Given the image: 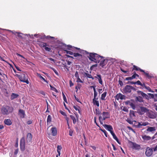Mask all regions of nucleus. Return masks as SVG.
I'll use <instances>...</instances> for the list:
<instances>
[{
	"instance_id": "20e7f679",
	"label": "nucleus",
	"mask_w": 157,
	"mask_h": 157,
	"mask_svg": "<svg viewBox=\"0 0 157 157\" xmlns=\"http://www.w3.org/2000/svg\"><path fill=\"white\" fill-rule=\"evenodd\" d=\"M102 116L99 117V120L101 124L102 123L101 121V119L102 121L105 120L106 119L109 118L110 117V114L108 112H103L101 114Z\"/></svg>"
},
{
	"instance_id": "b1692460",
	"label": "nucleus",
	"mask_w": 157,
	"mask_h": 157,
	"mask_svg": "<svg viewBox=\"0 0 157 157\" xmlns=\"http://www.w3.org/2000/svg\"><path fill=\"white\" fill-rule=\"evenodd\" d=\"M142 138L144 140L146 141L149 140L151 139V137L150 136L146 135H143Z\"/></svg>"
},
{
	"instance_id": "e433bc0d",
	"label": "nucleus",
	"mask_w": 157,
	"mask_h": 157,
	"mask_svg": "<svg viewBox=\"0 0 157 157\" xmlns=\"http://www.w3.org/2000/svg\"><path fill=\"white\" fill-rule=\"evenodd\" d=\"M136 100L140 102H143V99L140 96H139V97H137L136 98Z\"/></svg>"
},
{
	"instance_id": "bf43d9fd",
	"label": "nucleus",
	"mask_w": 157,
	"mask_h": 157,
	"mask_svg": "<svg viewBox=\"0 0 157 157\" xmlns=\"http://www.w3.org/2000/svg\"><path fill=\"white\" fill-rule=\"evenodd\" d=\"M97 64H94V65H92L90 67V70H93V68H94V67H97Z\"/></svg>"
},
{
	"instance_id": "6e6d98bb",
	"label": "nucleus",
	"mask_w": 157,
	"mask_h": 157,
	"mask_svg": "<svg viewBox=\"0 0 157 157\" xmlns=\"http://www.w3.org/2000/svg\"><path fill=\"white\" fill-rule=\"evenodd\" d=\"M97 76L98 77V79L99 81L102 80L101 75H97Z\"/></svg>"
},
{
	"instance_id": "8fccbe9b",
	"label": "nucleus",
	"mask_w": 157,
	"mask_h": 157,
	"mask_svg": "<svg viewBox=\"0 0 157 157\" xmlns=\"http://www.w3.org/2000/svg\"><path fill=\"white\" fill-rule=\"evenodd\" d=\"M44 49H45V51L47 52H50L51 51V49L50 48H49L48 47H47L46 46L44 48Z\"/></svg>"
},
{
	"instance_id": "4be33fe9",
	"label": "nucleus",
	"mask_w": 157,
	"mask_h": 157,
	"mask_svg": "<svg viewBox=\"0 0 157 157\" xmlns=\"http://www.w3.org/2000/svg\"><path fill=\"white\" fill-rule=\"evenodd\" d=\"M107 62V60L103 59V60H101L100 61V66H101L102 67H104L106 64Z\"/></svg>"
},
{
	"instance_id": "9d476101",
	"label": "nucleus",
	"mask_w": 157,
	"mask_h": 157,
	"mask_svg": "<svg viewBox=\"0 0 157 157\" xmlns=\"http://www.w3.org/2000/svg\"><path fill=\"white\" fill-rule=\"evenodd\" d=\"M148 111V110L146 108L143 107H140V109L138 110V113L141 115L145 113H147Z\"/></svg>"
},
{
	"instance_id": "2f4dec72",
	"label": "nucleus",
	"mask_w": 157,
	"mask_h": 157,
	"mask_svg": "<svg viewBox=\"0 0 157 157\" xmlns=\"http://www.w3.org/2000/svg\"><path fill=\"white\" fill-rule=\"evenodd\" d=\"M73 107L76 111H78L79 113L81 114V111L80 110V107L78 106L74 105Z\"/></svg>"
},
{
	"instance_id": "0eeeda50",
	"label": "nucleus",
	"mask_w": 157,
	"mask_h": 157,
	"mask_svg": "<svg viewBox=\"0 0 157 157\" xmlns=\"http://www.w3.org/2000/svg\"><path fill=\"white\" fill-rule=\"evenodd\" d=\"M20 148L22 151H23L25 150V139L24 137H22L20 140Z\"/></svg>"
},
{
	"instance_id": "603ef678",
	"label": "nucleus",
	"mask_w": 157,
	"mask_h": 157,
	"mask_svg": "<svg viewBox=\"0 0 157 157\" xmlns=\"http://www.w3.org/2000/svg\"><path fill=\"white\" fill-rule=\"evenodd\" d=\"M135 84H137L139 85L142 86V83L139 80H138L137 81L135 82Z\"/></svg>"
},
{
	"instance_id": "39448f33",
	"label": "nucleus",
	"mask_w": 157,
	"mask_h": 157,
	"mask_svg": "<svg viewBox=\"0 0 157 157\" xmlns=\"http://www.w3.org/2000/svg\"><path fill=\"white\" fill-rule=\"evenodd\" d=\"M132 90L136 91V89L132 86L128 85L125 86L123 89V91L124 93L125 94L131 93Z\"/></svg>"
},
{
	"instance_id": "0e129e2a",
	"label": "nucleus",
	"mask_w": 157,
	"mask_h": 157,
	"mask_svg": "<svg viewBox=\"0 0 157 157\" xmlns=\"http://www.w3.org/2000/svg\"><path fill=\"white\" fill-rule=\"evenodd\" d=\"M127 84H135V82H133L132 81H128V82L127 83Z\"/></svg>"
},
{
	"instance_id": "052dcab7",
	"label": "nucleus",
	"mask_w": 157,
	"mask_h": 157,
	"mask_svg": "<svg viewBox=\"0 0 157 157\" xmlns=\"http://www.w3.org/2000/svg\"><path fill=\"white\" fill-rule=\"evenodd\" d=\"M18 151H19V150H18V148H17V149H15V151L14 152V154L15 155H17L18 153Z\"/></svg>"
},
{
	"instance_id": "774afa93",
	"label": "nucleus",
	"mask_w": 157,
	"mask_h": 157,
	"mask_svg": "<svg viewBox=\"0 0 157 157\" xmlns=\"http://www.w3.org/2000/svg\"><path fill=\"white\" fill-rule=\"evenodd\" d=\"M15 67L16 68V69H17V70H18V71H21V70L20 69V68L18 67L15 65Z\"/></svg>"
},
{
	"instance_id": "dca6fc26",
	"label": "nucleus",
	"mask_w": 157,
	"mask_h": 157,
	"mask_svg": "<svg viewBox=\"0 0 157 157\" xmlns=\"http://www.w3.org/2000/svg\"><path fill=\"white\" fill-rule=\"evenodd\" d=\"M75 77L77 78L76 82L78 83L80 82V83H83V82L79 78V75L78 74V71H76L75 74Z\"/></svg>"
},
{
	"instance_id": "ea45409f",
	"label": "nucleus",
	"mask_w": 157,
	"mask_h": 157,
	"mask_svg": "<svg viewBox=\"0 0 157 157\" xmlns=\"http://www.w3.org/2000/svg\"><path fill=\"white\" fill-rule=\"evenodd\" d=\"M133 101H132V103L130 104V105L133 109H135L136 108V106L135 105V103L133 102Z\"/></svg>"
},
{
	"instance_id": "f257e3e1",
	"label": "nucleus",
	"mask_w": 157,
	"mask_h": 157,
	"mask_svg": "<svg viewBox=\"0 0 157 157\" xmlns=\"http://www.w3.org/2000/svg\"><path fill=\"white\" fill-rule=\"evenodd\" d=\"M86 53L89 54V56H88L89 60L96 63H99L100 60L103 58V56H101L96 53H90L87 52Z\"/></svg>"
},
{
	"instance_id": "f704fd0d",
	"label": "nucleus",
	"mask_w": 157,
	"mask_h": 157,
	"mask_svg": "<svg viewBox=\"0 0 157 157\" xmlns=\"http://www.w3.org/2000/svg\"><path fill=\"white\" fill-rule=\"evenodd\" d=\"M84 75H85L87 77L90 78H92L93 80L94 79V78L90 74H89L88 73L84 72Z\"/></svg>"
},
{
	"instance_id": "2eb2a0df",
	"label": "nucleus",
	"mask_w": 157,
	"mask_h": 157,
	"mask_svg": "<svg viewBox=\"0 0 157 157\" xmlns=\"http://www.w3.org/2000/svg\"><path fill=\"white\" fill-rule=\"evenodd\" d=\"M32 139V135L30 133H28L27 135L26 141L27 142L29 143L31 142Z\"/></svg>"
},
{
	"instance_id": "f3484780",
	"label": "nucleus",
	"mask_w": 157,
	"mask_h": 157,
	"mask_svg": "<svg viewBox=\"0 0 157 157\" xmlns=\"http://www.w3.org/2000/svg\"><path fill=\"white\" fill-rule=\"evenodd\" d=\"M125 96L122 94L121 93H119L117 94L116 96L115 97L117 99V100H119V99L121 100H122L124 98Z\"/></svg>"
},
{
	"instance_id": "864d4df0",
	"label": "nucleus",
	"mask_w": 157,
	"mask_h": 157,
	"mask_svg": "<svg viewBox=\"0 0 157 157\" xmlns=\"http://www.w3.org/2000/svg\"><path fill=\"white\" fill-rule=\"evenodd\" d=\"M133 79L132 78V76L127 77L125 78V80H128V81H131Z\"/></svg>"
},
{
	"instance_id": "5701e85b",
	"label": "nucleus",
	"mask_w": 157,
	"mask_h": 157,
	"mask_svg": "<svg viewBox=\"0 0 157 157\" xmlns=\"http://www.w3.org/2000/svg\"><path fill=\"white\" fill-rule=\"evenodd\" d=\"M4 123L5 124L8 126L11 125L12 124V122L10 119H5L4 121Z\"/></svg>"
},
{
	"instance_id": "a18cd8bd",
	"label": "nucleus",
	"mask_w": 157,
	"mask_h": 157,
	"mask_svg": "<svg viewBox=\"0 0 157 157\" xmlns=\"http://www.w3.org/2000/svg\"><path fill=\"white\" fill-rule=\"evenodd\" d=\"M23 33H20V32H18V33L17 36H18V37H19V38H20L21 39H22L23 38V37L21 35H23Z\"/></svg>"
},
{
	"instance_id": "f03ea898",
	"label": "nucleus",
	"mask_w": 157,
	"mask_h": 157,
	"mask_svg": "<svg viewBox=\"0 0 157 157\" xmlns=\"http://www.w3.org/2000/svg\"><path fill=\"white\" fill-rule=\"evenodd\" d=\"M13 110V108L12 106L8 105L3 106L1 109V113L4 115H8L12 113Z\"/></svg>"
},
{
	"instance_id": "49530a36",
	"label": "nucleus",
	"mask_w": 157,
	"mask_h": 157,
	"mask_svg": "<svg viewBox=\"0 0 157 157\" xmlns=\"http://www.w3.org/2000/svg\"><path fill=\"white\" fill-rule=\"evenodd\" d=\"M101 131H102L104 133L105 136L106 137H108L107 133V132L106 131V130L105 129H101Z\"/></svg>"
},
{
	"instance_id": "cd10ccee",
	"label": "nucleus",
	"mask_w": 157,
	"mask_h": 157,
	"mask_svg": "<svg viewBox=\"0 0 157 157\" xmlns=\"http://www.w3.org/2000/svg\"><path fill=\"white\" fill-rule=\"evenodd\" d=\"M39 46L41 48H44L47 46V44L46 43L41 42L39 44Z\"/></svg>"
},
{
	"instance_id": "72a5a7b5",
	"label": "nucleus",
	"mask_w": 157,
	"mask_h": 157,
	"mask_svg": "<svg viewBox=\"0 0 157 157\" xmlns=\"http://www.w3.org/2000/svg\"><path fill=\"white\" fill-rule=\"evenodd\" d=\"M94 98L93 99H98V98L97 97V93L96 91V90L94 89Z\"/></svg>"
},
{
	"instance_id": "680f3d73",
	"label": "nucleus",
	"mask_w": 157,
	"mask_h": 157,
	"mask_svg": "<svg viewBox=\"0 0 157 157\" xmlns=\"http://www.w3.org/2000/svg\"><path fill=\"white\" fill-rule=\"evenodd\" d=\"M10 31L15 35L17 36L18 32H16L14 31Z\"/></svg>"
},
{
	"instance_id": "aec40b11",
	"label": "nucleus",
	"mask_w": 157,
	"mask_h": 157,
	"mask_svg": "<svg viewBox=\"0 0 157 157\" xmlns=\"http://www.w3.org/2000/svg\"><path fill=\"white\" fill-rule=\"evenodd\" d=\"M155 127H149L146 129L145 132L146 133H147L148 132H152L155 131Z\"/></svg>"
},
{
	"instance_id": "5fc2aeb1",
	"label": "nucleus",
	"mask_w": 157,
	"mask_h": 157,
	"mask_svg": "<svg viewBox=\"0 0 157 157\" xmlns=\"http://www.w3.org/2000/svg\"><path fill=\"white\" fill-rule=\"evenodd\" d=\"M46 38L48 39H55V38L54 37L51 36H47L46 37Z\"/></svg>"
},
{
	"instance_id": "393cba45",
	"label": "nucleus",
	"mask_w": 157,
	"mask_h": 157,
	"mask_svg": "<svg viewBox=\"0 0 157 157\" xmlns=\"http://www.w3.org/2000/svg\"><path fill=\"white\" fill-rule=\"evenodd\" d=\"M98 99H93V102L94 105H96L98 107L99 106V101H97Z\"/></svg>"
},
{
	"instance_id": "a878e982",
	"label": "nucleus",
	"mask_w": 157,
	"mask_h": 157,
	"mask_svg": "<svg viewBox=\"0 0 157 157\" xmlns=\"http://www.w3.org/2000/svg\"><path fill=\"white\" fill-rule=\"evenodd\" d=\"M19 95L17 94H15V93H12L10 99L11 100H13V99L17 98Z\"/></svg>"
},
{
	"instance_id": "423d86ee",
	"label": "nucleus",
	"mask_w": 157,
	"mask_h": 157,
	"mask_svg": "<svg viewBox=\"0 0 157 157\" xmlns=\"http://www.w3.org/2000/svg\"><path fill=\"white\" fill-rule=\"evenodd\" d=\"M17 77L19 78L20 81L22 82H25L27 84L29 83L28 79L26 78L25 75L24 74H21L20 75H17Z\"/></svg>"
},
{
	"instance_id": "09e8293b",
	"label": "nucleus",
	"mask_w": 157,
	"mask_h": 157,
	"mask_svg": "<svg viewBox=\"0 0 157 157\" xmlns=\"http://www.w3.org/2000/svg\"><path fill=\"white\" fill-rule=\"evenodd\" d=\"M62 95L63 96V100L66 103H67V101L66 98L63 93H62Z\"/></svg>"
},
{
	"instance_id": "69168bd1",
	"label": "nucleus",
	"mask_w": 157,
	"mask_h": 157,
	"mask_svg": "<svg viewBox=\"0 0 157 157\" xmlns=\"http://www.w3.org/2000/svg\"><path fill=\"white\" fill-rule=\"evenodd\" d=\"M67 49L68 50H71V48H73V47L71 45H68L67 46Z\"/></svg>"
},
{
	"instance_id": "f8f14e48",
	"label": "nucleus",
	"mask_w": 157,
	"mask_h": 157,
	"mask_svg": "<svg viewBox=\"0 0 157 157\" xmlns=\"http://www.w3.org/2000/svg\"><path fill=\"white\" fill-rule=\"evenodd\" d=\"M74 56L76 57V59L79 60L81 61L83 59L82 55L78 53H74Z\"/></svg>"
},
{
	"instance_id": "37998d69",
	"label": "nucleus",
	"mask_w": 157,
	"mask_h": 157,
	"mask_svg": "<svg viewBox=\"0 0 157 157\" xmlns=\"http://www.w3.org/2000/svg\"><path fill=\"white\" fill-rule=\"evenodd\" d=\"M65 51L67 54L71 55H73L74 56V53H73L72 52L67 50H65Z\"/></svg>"
},
{
	"instance_id": "338daca9",
	"label": "nucleus",
	"mask_w": 157,
	"mask_h": 157,
	"mask_svg": "<svg viewBox=\"0 0 157 157\" xmlns=\"http://www.w3.org/2000/svg\"><path fill=\"white\" fill-rule=\"evenodd\" d=\"M73 133V132L71 130H70L69 131V135L70 136H72V135Z\"/></svg>"
},
{
	"instance_id": "a19ab883",
	"label": "nucleus",
	"mask_w": 157,
	"mask_h": 157,
	"mask_svg": "<svg viewBox=\"0 0 157 157\" xmlns=\"http://www.w3.org/2000/svg\"><path fill=\"white\" fill-rule=\"evenodd\" d=\"M50 68L54 71V72L55 73L56 75L58 76L59 75L58 72L53 67H50Z\"/></svg>"
},
{
	"instance_id": "473e14b6",
	"label": "nucleus",
	"mask_w": 157,
	"mask_h": 157,
	"mask_svg": "<svg viewBox=\"0 0 157 157\" xmlns=\"http://www.w3.org/2000/svg\"><path fill=\"white\" fill-rule=\"evenodd\" d=\"M37 76L40 77V78L42 79L45 82L47 83H48V81L46 80L44 77L42 76L40 74L37 73Z\"/></svg>"
},
{
	"instance_id": "9b49d317",
	"label": "nucleus",
	"mask_w": 157,
	"mask_h": 157,
	"mask_svg": "<svg viewBox=\"0 0 157 157\" xmlns=\"http://www.w3.org/2000/svg\"><path fill=\"white\" fill-rule=\"evenodd\" d=\"M132 144V148L133 149L136 150H139L141 148V147L140 145L136 144L135 143L131 142Z\"/></svg>"
},
{
	"instance_id": "58836bf2",
	"label": "nucleus",
	"mask_w": 157,
	"mask_h": 157,
	"mask_svg": "<svg viewBox=\"0 0 157 157\" xmlns=\"http://www.w3.org/2000/svg\"><path fill=\"white\" fill-rule=\"evenodd\" d=\"M51 121V115H48V116L47 119V123L48 124L49 123H50Z\"/></svg>"
},
{
	"instance_id": "4c0bfd02",
	"label": "nucleus",
	"mask_w": 157,
	"mask_h": 157,
	"mask_svg": "<svg viewBox=\"0 0 157 157\" xmlns=\"http://www.w3.org/2000/svg\"><path fill=\"white\" fill-rule=\"evenodd\" d=\"M95 113L96 115H98L99 116H101V112L99 110V109L98 108L96 109Z\"/></svg>"
},
{
	"instance_id": "412c9836",
	"label": "nucleus",
	"mask_w": 157,
	"mask_h": 157,
	"mask_svg": "<svg viewBox=\"0 0 157 157\" xmlns=\"http://www.w3.org/2000/svg\"><path fill=\"white\" fill-rule=\"evenodd\" d=\"M19 114L21 117L24 118L25 117V112L24 111L21 109H20L19 110Z\"/></svg>"
},
{
	"instance_id": "bb28decb",
	"label": "nucleus",
	"mask_w": 157,
	"mask_h": 157,
	"mask_svg": "<svg viewBox=\"0 0 157 157\" xmlns=\"http://www.w3.org/2000/svg\"><path fill=\"white\" fill-rule=\"evenodd\" d=\"M107 94V92L105 91L101 95V98L102 100H105V97L106 96Z\"/></svg>"
},
{
	"instance_id": "7ed1b4c3",
	"label": "nucleus",
	"mask_w": 157,
	"mask_h": 157,
	"mask_svg": "<svg viewBox=\"0 0 157 157\" xmlns=\"http://www.w3.org/2000/svg\"><path fill=\"white\" fill-rule=\"evenodd\" d=\"M132 71L133 70H136V71H139L141 72H142L144 73V74L147 77V78L150 79L152 78H154V76L153 75L151 74H149V73L145 72L144 71L140 69V68L137 67V66L134 65H133V68H132Z\"/></svg>"
},
{
	"instance_id": "e2e57ef3",
	"label": "nucleus",
	"mask_w": 157,
	"mask_h": 157,
	"mask_svg": "<svg viewBox=\"0 0 157 157\" xmlns=\"http://www.w3.org/2000/svg\"><path fill=\"white\" fill-rule=\"evenodd\" d=\"M119 83L121 86H122L123 85V82L121 80H119Z\"/></svg>"
},
{
	"instance_id": "7c9ffc66",
	"label": "nucleus",
	"mask_w": 157,
	"mask_h": 157,
	"mask_svg": "<svg viewBox=\"0 0 157 157\" xmlns=\"http://www.w3.org/2000/svg\"><path fill=\"white\" fill-rule=\"evenodd\" d=\"M121 109L122 111L127 112H128V109L126 107H123L122 106L121 107Z\"/></svg>"
},
{
	"instance_id": "13d9d810",
	"label": "nucleus",
	"mask_w": 157,
	"mask_h": 157,
	"mask_svg": "<svg viewBox=\"0 0 157 157\" xmlns=\"http://www.w3.org/2000/svg\"><path fill=\"white\" fill-rule=\"evenodd\" d=\"M62 149V147L60 145H58L57 147V151H60Z\"/></svg>"
},
{
	"instance_id": "de8ad7c7",
	"label": "nucleus",
	"mask_w": 157,
	"mask_h": 157,
	"mask_svg": "<svg viewBox=\"0 0 157 157\" xmlns=\"http://www.w3.org/2000/svg\"><path fill=\"white\" fill-rule=\"evenodd\" d=\"M148 95L149 96V98H154V95L153 94H151L150 93L148 94Z\"/></svg>"
},
{
	"instance_id": "3c124183",
	"label": "nucleus",
	"mask_w": 157,
	"mask_h": 157,
	"mask_svg": "<svg viewBox=\"0 0 157 157\" xmlns=\"http://www.w3.org/2000/svg\"><path fill=\"white\" fill-rule=\"evenodd\" d=\"M145 88L149 92H153V91H152L151 89L149 86H146L145 87Z\"/></svg>"
},
{
	"instance_id": "c756f323",
	"label": "nucleus",
	"mask_w": 157,
	"mask_h": 157,
	"mask_svg": "<svg viewBox=\"0 0 157 157\" xmlns=\"http://www.w3.org/2000/svg\"><path fill=\"white\" fill-rule=\"evenodd\" d=\"M70 117L73 120V122L74 124H75L77 121L75 117L72 115H70Z\"/></svg>"
},
{
	"instance_id": "4468645a",
	"label": "nucleus",
	"mask_w": 157,
	"mask_h": 157,
	"mask_svg": "<svg viewBox=\"0 0 157 157\" xmlns=\"http://www.w3.org/2000/svg\"><path fill=\"white\" fill-rule=\"evenodd\" d=\"M149 124V123L147 122H138V124L136 125V127L137 128H142V126H146Z\"/></svg>"
},
{
	"instance_id": "1a4fd4ad",
	"label": "nucleus",
	"mask_w": 157,
	"mask_h": 157,
	"mask_svg": "<svg viewBox=\"0 0 157 157\" xmlns=\"http://www.w3.org/2000/svg\"><path fill=\"white\" fill-rule=\"evenodd\" d=\"M147 115L148 117L151 119H154L156 117V114L152 111H151L147 112Z\"/></svg>"
},
{
	"instance_id": "ddd939ff",
	"label": "nucleus",
	"mask_w": 157,
	"mask_h": 157,
	"mask_svg": "<svg viewBox=\"0 0 157 157\" xmlns=\"http://www.w3.org/2000/svg\"><path fill=\"white\" fill-rule=\"evenodd\" d=\"M137 92L138 94L141 95L142 96H143V97L146 98L147 99H149V97L148 95H147L146 94L144 93L142 91L139 90L137 91Z\"/></svg>"
},
{
	"instance_id": "6e6552de",
	"label": "nucleus",
	"mask_w": 157,
	"mask_h": 157,
	"mask_svg": "<svg viewBox=\"0 0 157 157\" xmlns=\"http://www.w3.org/2000/svg\"><path fill=\"white\" fill-rule=\"evenodd\" d=\"M153 149L147 147L146 149L145 154L147 157H150L152 154Z\"/></svg>"
},
{
	"instance_id": "a211bd4d",
	"label": "nucleus",
	"mask_w": 157,
	"mask_h": 157,
	"mask_svg": "<svg viewBox=\"0 0 157 157\" xmlns=\"http://www.w3.org/2000/svg\"><path fill=\"white\" fill-rule=\"evenodd\" d=\"M51 132L53 136H56L57 134V129L56 127H52L51 128Z\"/></svg>"
},
{
	"instance_id": "c85d7f7f",
	"label": "nucleus",
	"mask_w": 157,
	"mask_h": 157,
	"mask_svg": "<svg viewBox=\"0 0 157 157\" xmlns=\"http://www.w3.org/2000/svg\"><path fill=\"white\" fill-rule=\"evenodd\" d=\"M129 116L131 118H132L135 116L134 112L133 110H130L129 113Z\"/></svg>"
},
{
	"instance_id": "79ce46f5",
	"label": "nucleus",
	"mask_w": 157,
	"mask_h": 157,
	"mask_svg": "<svg viewBox=\"0 0 157 157\" xmlns=\"http://www.w3.org/2000/svg\"><path fill=\"white\" fill-rule=\"evenodd\" d=\"M50 87H51V89L56 93L58 92V91L54 87L50 85Z\"/></svg>"
},
{
	"instance_id": "6ab92c4d",
	"label": "nucleus",
	"mask_w": 157,
	"mask_h": 157,
	"mask_svg": "<svg viewBox=\"0 0 157 157\" xmlns=\"http://www.w3.org/2000/svg\"><path fill=\"white\" fill-rule=\"evenodd\" d=\"M103 126L106 130L109 132L111 130H113V128L110 125L105 124L103 125Z\"/></svg>"
},
{
	"instance_id": "c9c22d12",
	"label": "nucleus",
	"mask_w": 157,
	"mask_h": 157,
	"mask_svg": "<svg viewBox=\"0 0 157 157\" xmlns=\"http://www.w3.org/2000/svg\"><path fill=\"white\" fill-rule=\"evenodd\" d=\"M133 75L132 76V77L133 79H134L136 78V77H139V75L137 74H136L135 72H134L133 73Z\"/></svg>"
},
{
	"instance_id": "4d7b16f0",
	"label": "nucleus",
	"mask_w": 157,
	"mask_h": 157,
	"mask_svg": "<svg viewBox=\"0 0 157 157\" xmlns=\"http://www.w3.org/2000/svg\"><path fill=\"white\" fill-rule=\"evenodd\" d=\"M120 70L122 72L124 73H127L128 72V70L125 71L121 67L120 68Z\"/></svg>"
},
{
	"instance_id": "c03bdc74",
	"label": "nucleus",
	"mask_w": 157,
	"mask_h": 157,
	"mask_svg": "<svg viewBox=\"0 0 157 157\" xmlns=\"http://www.w3.org/2000/svg\"><path fill=\"white\" fill-rule=\"evenodd\" d=\"M133 101L132 100H128L126 101L125 102V104L126 105H130V104L132 103V102Z\"/></svg>"
}]
</instances>
